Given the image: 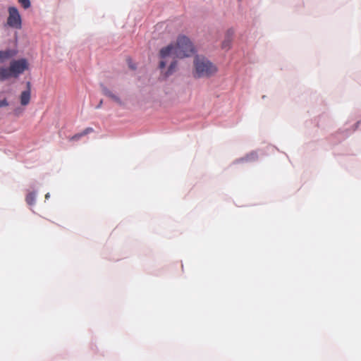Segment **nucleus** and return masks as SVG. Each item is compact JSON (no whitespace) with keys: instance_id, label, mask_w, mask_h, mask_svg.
Returning <instances> with one entry per match:
<instances>
[{"instance_id":"f257e3e1","label":"nucleus","mask_w":361,"mask_h":361,"mask_svg":"<svg viewBox=\"0 0 361 361\" xmlns=\"http://www.w3.org/2000/svg\"><path fill=\"white\" fill-rule=\"evenodd\" d=\"M193 76L196 78H209L217 72L216 66L207 58L197 55L193 61Z\"/></svg>"},{"instance_id":"f03ea898","label":"nucleus","mask_w":361,"mask_h":361,"mask_svg":"<svg viewBox=\"0 0 361 361\" xmlns=\"http://www.w3.org/2000/svg\"><path fill=\"white\" fill-rule=\"evenodd\" d=\"M180 54V47L178 40H177L176 44H171L167 47L161 49L159 52V56L161 59V61L159 63L160 68H164L166 66V64L168 62V58H171L173 60H175L178 57Z\"/></svg>"},{"instance_id":"7ed1b4c3","label":"nucleus","mask_w":361,"mask_h":361,"mask_svg":"<svg viewBox=\"0 0 361 361\" xmlns=\"http://www.w3.org/2000/svg\"><path fill=\"white\" fill-rule=\"evenodd\" d=\"M28 68V63L25 59L19 60H13L11 62L8 68L9 71V76L17 78L20 74L23 73Z\"/></svg>"},{"instance_id":"20e7f679","label":"nucleus","mask_w":361,"mask_h":361,"mask_svg":"<svg viewBox=\"0 0 361 361\" xmlns=\"http://www.w3.org/2000/svg\"><path fill=\"white\" fill-rule=\"evenodd\" d=\"M8 11L7 25L13 28L20 29L22 27V20L18 9L14 6H11L8 8Z\"/></svg>"},{"instance_id":"39448f33","label":"nucleus","mask_w":361,"mask_h":361,"mask_svg":"<svg viewBox=\"0 0 361 361\" xmlns=\"http://www.w3.org/2000/svg\"><path fill=\"white\" fill-rule=\"evenodd\" d=\"M195 51V47L190 39L185 36H182V57L191 56Z\"/></svg>"},{"instance_id":"423d86ee","label":"nucleus","mask_w":361,"mask_h":361,"mask_svg":"<svg viewBox=\"0 0 361 361\" xmlns=\"http://www.w3.org/2000/svg\"><path fill=\"white\" fill-rule=\"evenodd\" d=\"M31 98V84L30 82H27V90L23 91L20 96V104L22 106H27L29 104Z\"/></svg>"},{"instance_id":"0eeeda50","label":"nucleus","mask_w":361,"mask_h":361,"mask_svg":"<svg viewBox=\"0 0 361 361\" xmlns=\"http://www.w3.org/2000/svg\"><path fill=\"white\" fill-rule=\"evenodd\" d=\"M17 54V51L15 49H6L4 51H0V63H4L6 60L11 59Z\"/></svg>"},{"instance_id":"6e6552de","label":"nucleus","mask_w":361,"mask_h":361,"mask_svg":"<svg viewBox=\"0 0 361 361\" xmlns=\"http://www.w3.org/2000/svg\"><path fill=\"white\" fill-rule=\"evenodd\" d=\"M102 91L105 96L109 97L116 103L118 104L119 105L122 104L121 99L111 91H110L106 87L102 85Z\"/></svg>"},{"instance_id":"1a4fd4ad","label":"nucleus","mask_w":361,"mask_h":361,"mask_svg":"<svg viewBox=\"0 0 361 361\" xmlns=\"http://www.w3.org/2000/svg\"><path fill=\"white\" fill-rule=\"evenodd\" d=\"M234 32L233 30H229L227 31L226 34V37L224 40L222 42V48L224 49H228L231 47L233 36Z\"/></svg>"},{"instance_id":"9d476101","label":"nucleus","mask_w":361,"mask_h":361,"mask_svg":"<svg viewBox=\"0 0 361 361\" xmlns=\"http://www.w3.org/2000/svg\"><path fill=\"white\" fill-rule=\"evenodd\" d=\"M9 71L6 68L0 67V81H4L10 78Z\"/></svg>"},{"instance_id":"9b49d317","label":"nucleus","mask_w":361,"mask_h":361,"mask_svg":"<svg viewBox=\"0 0 361 361\" xmlns=\"http://www.w3.org/2000/svg\"><path fill=\"white\" fill-rule=\"evenodd\" d=\"M25 200L29 205L34 204L35 202V194L34 192H30L27 194Z\"/></svg>"},{"instance_id":"f8f14e48","label":"nucleus","mask_w":361,"mask_h":361,"mask_svg":"<svg viewBox=\"0 0 361 361\" xmlns=\"http://www.w3.org/2000/svg\"><path fill=\"white\" fill-rule=\"evenodd\" d=\"M18 3L25 8L27 9L30 7L31 4L30 0H18Z\"/></svg>"},{"instance_id":"ddd939ff","label":"nucleus","mask_w":361,"mask_h":361,"mask_svg":"<svg viewBox=\"0 0 361 361\" xmlns=\"http://www.w3.org/2000/svg\"><path fill=\"white\" fill-rule=\"evenodd\" d=\"M176 65H177L176 61H171L170 66L169 68V70L167 71V73H166L167 75H169L173 73V71L175 68V67L176 66Z\"/></svg>"},{"instance_id":"4468645a","label":"nucleus","mask_w":361,"mask_h":361,"mask_svg":"<svg viewBox=\"0 0 361 361\" xmlns=\"http://www.w3.org/2000/svg\"><path fill=\"white\" fill-rule=\"evenodd\" d=\"M83 135L82 133H78L70 137L71 141H75L78 140L80 137H82Z\"/></svg>"},{"instance_id":"2eb2a0df","label":"nucleus","mask_w":361,"mask_h":361,"mask_svg":"<svg viewBox=\"0 0 361 361\" xmlns=\"http://www.w3.org/2000/svg\"><path fill=\"white\" fill-rule=\"evenodd\" d=\"M94 131L93 128H85L82 133V135L85 136L90 133H92Z\"/></svg>"},{"instance_id":"dca6fc26","label":"nucleus","mask_w":361,"mask_h":361,"mask_svg":"<svg viewBox=\"0 0 361 361\" xmlns=\"http://www.w3.org/2000/svg\"><path fill=\"white\" fill-rule=\"evenodd\" d=\"M49 197V194H47L46 195V198H48Z\"/></svg>"}]
</instances>
